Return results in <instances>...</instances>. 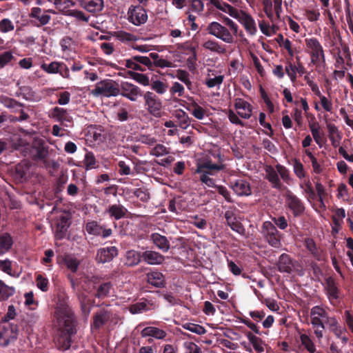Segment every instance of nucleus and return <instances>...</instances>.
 Returning a JSON list of instances; mask_svg holds the SVG:
<instances>
[{
    "label": "nucleus",
    "instance_id": "nucleus-1",
    "mask_svg": "<svg viewBox=\"0 0 353 353\" xmlns=\"http://www.w3.org/2000/svg\"><path fill=\"white\" fill-rule=\"evenodd\" d=\"M54 316L58 329L54 341L59 350L65 351L70 347L72 338L77 333V321L72 308L66 304L57 307Z\"/></svg>",
    "mask_w": 353,
    "mask_h": 353
},
{
    "label": "nucleus",
    "instance_id": "nucleus-2",
    "mask_svg": "<svg viewBox=\"0 0 353 353\" xmlns=\"http://www.w3.org/2000/svg\"><path fill=\"white\" fill-rule=\"evenodd\" d=\"M305 46L308 50L307 52L310 55L311 63L316 68L325 67V56L324 50L319 41L312 37L305 40Z\"/></svg>",
    "mask_w": 353,
    "mask_h": 353
},
{
    "label": "nucleus",
    "instance_id": "nucleus-3",
    "mask_svg": "<svg viewBox=\"0 0 353 353\" xmlns=\"http://www.w3.org/2000/svg\"><path fill=\"white\" fill-rule=\"evenodd\" d=\"M19 335V326L14 322L0 323V347H8L14 343Z\"/></svg>",
    "mask_w": 353,
    "mask_h": 353
},
{
    "label": "nucleus",
    "instance_id": "nucleus-4",
    "mask_svg": "<svg viewBox=\"0 0 353 353\" xmlns=\"http://www.w3.org/2000/svg\"><path fill=\"white\" fill-rule=\"evenodd\" d=\"M285 206L292 212L294 217H299L305 210L303 201L291 190H287L285 194Z\"/></svg>",
    "mask_w": 353,
    "mask_h": 353
},
{
    "label": "nucleus",
    "instance_id": "nucleus-5",
    "mask_svg": "<svg viewBox=\"0 0 353 353\" xmlns=\"http://www.w3.org/2000/svg\"><path fill=\"white\" fill-rule=\"evenodd\" d=\"M118 83L111 79H105L98 82L92 93L94 95H103L107 97H116L119 94Z\"/></svg>",
    "mask_w": 353,
    "mask_h": 353
},
{
    "label": "nucleus",
    "instance_id": "nucleus-6",
    "mask_svg": "<svg viewBox=\"0 0 353 353\" xmlns=\"http://www.w3.org/2000/svg\"><path fill=\"white\" fill-rule=\"evenodd\" d=\"M85 283H91L93 285V289L95 290L94 296L98 299H104L109 296L110 290L113 285L110 281L100 283V279L97 276L88 277L83 279Z\"/></svg>",
    "mask_w": 353,
    "mask_h": 353
},
{
    "label": "nucleus",
    "instance_id": "nucleus-7",
    "mask_svg": "<svg viewBox=\"0 0 353 353\" xmlns=\"http://www.w3.org/2000/svg\"><path fill=\"white\" fill-rule=\"evenodd\" d=\"M261 233L272 247L279 248L281 245L280 232L271 221H265L263 223Z\"/></svg>",
    "mask_w": 353,
    "mask_h": 353
},
{
    "label": "nucleus",
    "instance_id": "nucleus-8",
    "mask_svg": "<svg viewBox=\"0 0 353 353\" xmlns=\"http://www.w3.org/2000/svg\"><path fill=\"white\" fill-rule=\"evenodd\" d=\"M71 214L69 212L64 211L54 219L55 238L58 240L64 239L68 230L71 224Z\"/></svg>",
    "mask_w": 353,
    "mask_h": 353
},
{
    "label": "nucleus",
    "instance_id": "nucleus-9",
    "mask_svg": "<svg viewBox=\"0 0 353 353\" xmlns=\"http://www.w3.org/2000/svg\"><path fill=\"white\" fill-rule=\"evenodd\" d=\"M143 97L147 111L154 117H159L162 109L161 99L154 92L150 91L144 92Z\"/></svg>",
    "mask_w": 353,
    "mask_h": 353
},
{
    "label": "nucleus",
    "instance_id": "nucleus-10",
    "mask_svg": "<svg viewBox=\"0 0 353 353\" xmlns=\"http://www.w3.org/2000/svg\"><path fill=\"white\" fill-rule=\"evenodd\" d=\"M128 21L132 24L139 26L148 21L147 10L141 5H131L128 11Z\"/></svg>",
    "mask_w": 353,
    "mask_h": 353
},
{
    "label": "nucleus",
    "instance_id": "nucleus-11",
    "mask_svg": "<svg viewBox=\"0 0 353 353\" xmlns=\"http://www.w3.org/2000/svg\"><path fill=\"white\" fill-rule=\"evenodd\" d=\"M207 30L210 34L221 39L227 43H232L233 42V37L230 32L218 22H211L208 26Z\"/></svg>",
    "mask_w": 353,
    "mask_h": 353
},
{
    "label": "nucleus",
    "instance_id": "nucleus-12",
    "mask_svg": "<svg viewBox=\"0 0 353 353\" xmlns=\"http://www.w3.org/2000/svg\"><path fill=\"white\" fill-rule=\"evenodd\" d=\"M119 94L131 101H137L139 98L143 97L144 92L139 87L125 81L121 83Z\"/></svg>",
    "mask_w": 353,
    "mask_h": 353
},
{
    "label": "nucleus",
    "instance_id": "nucleus-13",
    "mask_svg": "<svg viewBox=\"0 0 353 353\" xmlns=\"http://www.w3.org/2000/svg\"><path fill=\"white\" fill-rule=\"evenodd\" d=\"M119 254V250L116 246H109L99 248L97 252L96 261L98 263H109Z\"/></svg>",
    "mask_w": 353,
    "mask_h": 353
},
{
    "label": "nucleus",
    "instance_id": "nucleus-14",
    "mask_svg": "<svg viewBox=\"0 0 353 353\" xmlns=\"http://www.w3.org/2000/svg\"><path fill=\"white\" fill-rule=\"evenodd\" d=\"M85 230L88 234L99 236L103 239L110 236L112 234L111 228H105L96 221L88 222L85 225Z\"/></svg>",
    "mask_w": 353,
    "mask_h": 353
},
{
    "label": "nucleus",
    "instance_id": "nucleus-15",
    "mask_svg": "<svg viewBox=\"0 0 353 353\" xmlns=\"http://www.w3.org/2000/svg\"><path fill=\"white\" fill-rule=\"evenodd\" d=\"M42 10L39 7H34L31 9L29 17L35 20L31 21V23L35 27H41L48 24L50 19V15L48 14H41Z\"/></svg>",
    "mask_w": 353,
    "mask_h": 353
},
{
    "label": "nucleus",
    "instance_id": "nucleus-16",
    "mask_svg": "<svg viewBox=\"0 0 353 353\" xmlns=\"http://www.w3.org/2000/svg\"><path fill=\"white\" fill-rule=\"evenodd\" d=\"M224 217L226 220L227 225L234 232L244 236L245 234V229L243 224L237 220L235 213L231 210H227L225 212Z\"/></svg>",
    "mask_w": 353,
    "mask_h": 353
},
{
    "label": "nucleus",
    "instance_id": "nucleus-17",
    "mask_svg": "<svg viewBox=\"0 0 353 353\" xmlns=\"http://www.w3.org/2000/svg\"><path fill=\"white\" fill-rule=\"evenodd\" d=\"M234 108L238 110V115L241 118L248 119L251 117L252 106L248 101L241 98H236L234 100Z\"/></svg>",
    "mask_w": 353,
    "mask_h": 353
},
{
    "label": "nucleus",
    "instance_id": "nucleus-18",
    "mask_svg": "<svg viewBox=\"0 0 353 353\" xmlns=\"http://www.w3.org/2000/svg\"><path fill=\"white\" fill-rule=\"evenodd\" d=\"M231 188L239 196H248L252 193L250 183L245 179H236L231 182Z\"/></svg>",
    "mask_w": 353,
    "mask_h": 353
},
{
    "label": "nucleus",
    "instance_id": "nucleus-19",
    "mask_svg": "<svg viewBox=\"0 0 353 353\" xmlns=\"http://www.w3.org/2000/svg\"><path fill=\"white\" fill-rule=\"evenodd\" d=\"M50 117L54 119V121L63 124L64 122L72 123V117L69 114L67 110L59 108L54 107L53 108L50 112Z\"/></svg>",
    "mask_w": 353,
    "mask_h": 353
},
{
    "label": "nucleus",
    "instance_id": "nucleus-20",
    "mask_svg": "<svg viewBox=\"0 0 353 353\" xmlns=\"http://www.w3.org/2000/svg\"><path fill=\"white\" fill-rule=\"evenodd\" d=\"M265 179L272 184V187L275 189L281 190L283 187L281 182L277 170L271 165L265 168Z\"/></svg>",
    "mask_w": 353,
    "mask_h": 353
},
{
    "label": "nucleus",
    "instance_id": "nucleus-21",
    "mask_svg": "<svg viewBox=\"0 0 353 353\" xmlns=\"http://www.w3.org/2000/svg\"><path fill=\"white\" fill-rule=\"evenodd\" d=\"M277 267L280 272L290 274L294 268L293 261L290 256L286 253L281 254L279 257Z\"/></svg>",
    "mask_w": 353,
    "mask_h": 353
},
{
    "label": "nucleus",
    "instance_id": "nucleus-22",
    "mask_svg": "<svg viewBox=\"0 0 353 353\" xmlns=\"http://www.w3.org/2000/svg\"><path fill=\"white\" fill-rule=\"evenodd\" d=\"M76 296L79 302L82 313L83 315L88 316L91 311L94 301L90 299L83 291L77 292Z\"/></svg>",
    "mask_w": 353,
    "mask_h": 353
},
{
    "label": "nucleus",
    "instance_id": "nucleus-23",
    "mask_svg": "<svg viewBox=\"0 0 353 353\" xmlns=\"http://www.w3.org/2000/svg\"><path fill=\"white\" fill-rule=\"evenodd\" d=\"M80 5L92 14L101 12L104 7L103 0H81Z\"/></svg>",
    "mask_w": 353,
    "mask_h": 353
},
{
    "label": "nucleus",
    "instance_id": "nucleus-24",
    "mask_svg": "<svg viewBox=\"0 0 353 353\" xmlns=\"http://www.w3.org/2000/svg\"><path fill=\"white\" fill-rule=\"evenodd\" d=\"M110 318V312L105 309L100 310L93 316L92 325L94 329L99 330L103 326Z\"/></svg>",
    "mask_w": 353,
    "mask_h": 353
},
{
    "label": "nucleus",
    "instance_id": "nucleus-25",
    "mask_svg": "<svg viewBox=\"0 0 353 353\" xmlns=\"http://www.w3.org/2000/svg\"><path fill=\"white\" fill-rule=\"evenodd\" d=\"M110 218L115 220H119L125 218L128 212V209L121 204H113L108 207L106 210Z\"/></svg>",
    "mask_w": 353,
    "mask_h": 353
},
{
    "label": "nucleus",
    "instance_id": "nucleus-26",
    "mask_svg": "<svg viewBox=\"0 0 353 353\" xmlns=\"http://www.w3.org/2000/svg\"><path fill=\"white\" fill-rule=\"evenodd\" d=\"M142 259L150 265H159L163 263L165 257L157 252L147 250L142 253Z\"/></svg>",
    "mask_w": 353,
    "mask_h": 353
},
{
    "label": "nucleus",
    "instance_id": "nucleus-27",
    "mask_svg": "<svg viewBox=\"0 0 353 353\" xmlns=\"http://www.w3.org/2000/svg\"><path fill=\"white\" fill-rule=\"evenodd\" d=\"M146 279L149 284L156 288H164L165 285L164 275L158 271H153L146 274Z\"/></svg>",
    "mask_w": 353,
    "mask_h": 353
},
{
    "label": "nucleus",
    "instance_id": "nucleus-28",
    "mask_svg": "<svg viewBox=\"0 0 353 353\" xmlns=\"http://www.w3.org/2000/svg\"><path fill=\"white\" fill-rule=\"evenodd\" d=\"M141 336L143 338L150 336L156 339H164L167 336V333L165 330L159 327L149 326L141 330Z\"/></svg>",
    "mask_w": 353,
    "mask_h": 353
},
{
    "label": "nucleus",
    "instance_id": "nucleus-29",
    "mask_svg": "<svg viewBox=\"0 0 353 353\" xmlns=\"http://www.w3.org/2000/svg\"><path fill=\"white\" fill-rule=\"evenodd\" d=\"M150 240L161 250L168 252L170 248V243L166 236L159 233H152L150 235Z\"/></svg>",
    "mask_w": 353,
    "mask_h": 353
},
{
    "label": "nucleus",
    "instance_id": "nucleus-30",
    "mask_svg": "<svg viewBox=\"0 0 353 353\" xmlns=\"http://www.w3.org/2000/svg\"><path fill=\"white\" fill-rule=\"evenodd\" d=\"M325 289L327 294L330 302L332 300H336L339 298V290L336 286L334 279L332 277H328L325 279Z\"/></svg>",
    "mask_w": 353,
    "mask_h": 353
},
{
    "label": "nucleus",
    "instance_id": "nucleus-31",
    "mask_svg": "<svg viewBox=\"0 0 353 353\" xmlns=\"http://www.w3.org/2000/svg\"><path fill=\"white\" fill-rule=\"evenodd\" d=\"M142 259V254L138 251L130 250L125 255V265L128 267L137 265Z\"/></svg>",
    "mask_w": 353,
    "mask_h": 353
},
{
    "label": "nucleus",
    "instance_id": "nucleus-32",
    "mask_svg": "<svg viewBox=\"0 0 353 353\" xmlns=\"http://www.w3.org/2000/svg\"><path fill=\"white\" fill-rule=\"evenodd\" d=\"M245 335L257 353H263L264 352L265 341L250 331L245 332Z\"/></svg>",
    "mask_w": 353,
    "mask_h": 353
},
{
    "label": "nucleus",
    "instance_id": "nucleus-33",
    "mask_svg": "<svg viewBox=\"0 0 353 353\" xmlns=\"http://www.w3.org/2000/svg\"><path fill=\"white\" fill-rule=\"evenodd\" d=\"M239 22L243 26L245 30L251 35L255 34L257 31L256 26L254 19L248 13L243 14Z\"/></svg>",
    "mask_w": 353,
    "mask_h": 353
},
{
    "label": "nucleus",
    "instance_id": "nucleus-34",
    "mask_svg": "<svg viewBox=\"0 0 353 353\" xmlns=\"http://www.w3.org/2000/svg\"><path fill=\"white\" fill-rule=\"evenodd\" d=\"M223 168L224 165L222 164L218 165L213 163L210 160H206L197 164L196 172H202L203 171H210L212 172L213 170L219 171Z\"/></svg>",
    "mask_w": 353,
    "mask_h": 353
},
{
    "label": "nucleus",
    "instance_id": "nucleus-35",
    "mask_svg": "<svg viewBox=\"0 0 353 353\" xmlns=\"http://www.w3.org/2000/svg\"><path fill=\"white\" fill-rule=\"evenodd\" d=\"M13 244V239L8 232L0 234V255L10 250Z\"/></svg>",
    "mask_w": 353,
    "mask_h": 353
},
{
    "label": "nucleus",
    "instance_id": "nucleus-36",
    "mask_svg": "<svg viewBox=\"0 0 353 353\" xmlns=\"http://www.w3.org/2000/svg\"><path fill=\"white\" fill-rule=\"evenodd\" d=\"M29 166L27 163H19L15 167V178L21 183H23L28 179Z\"/></svg>",
    "mask_w": 353,
    "mask_h": 353
},
{
    "label": "nucleus",
    "instance_id": "nucleus-37",
    "mask_svg": "<svg viewBox=\"0 0 353 353\" xmlns=\"http://www.w3.org/2000/svg\"><path fill=\"white\" fill-rule=\"evenodd\" d=\"M33 148L36 150L35 157L39 160H43L48 155V148L42 139L36 140L34 142Z\"/></svg>",
    "mask_w": 353,
    "mask_h": 353
},
{
    "label": "nucleus",
    "instance_id": "nucleus-38",
    "mask_svg": "<svg viewBox=\"0 0 353 353\" xmlns=\"http://www.w3.org/2000/svg\"><path fill=\"white\" fill-rule=\"evenodd\" d=\"M311 323L314 329V334L316 336L321 339L323 338V331L325 329L324 319L319 318V316H311Z\"/></svg>",
    "mask_w": 353,
    "mask_h": 353
},
{
    "label": "nucleus",
    "instance_id": "nucleus-39",
    "mask_svg": "<svg viewBox=\"0 0 353 353\" xmlns=\"http://www.w3.org/2000/svg\"><path fill=\"white\" fill-rule=\"evenodd\" d=\"M174 117L179 121V125L182 129H187L190 125V119L187 113L181 109L176 110L174 113Z\"/></svg>",
    "mask_w": 353,
    "mask_h": 353
},
{
    "label": "nucleus",
    "instance_id": "nucleus-40",
    "mask_svg": "<svg viewBox=\"0 0 353 353\" xmlns=\"http://www.w3.org/2000/svg\"><path fill=\"white\" fill-rule=\"evenodd\" d=\"M203 47L212 52H217L219 54H224L226 52L224 46L215 40H208L203 43Z\"/></svg>",
    "mask_w": 353,
    "mask_h": 353
},
{
    "label": "nucleus",
    "instance_id": "nucleus-41",
    "mask_svg": "<svg viewBox=\"0 0 353 353\" xmlns=\"http://www.w3.org/2000/svg\"><path fill=\"white\" fill-rule=\"evenodd\" d=\"M85 276L81 277L79 279H74L71 275L68 276V279L70 280V285L72 288V290L77 293L78 291H81L79 289V285H81V288L83 291L88 292L89 289L87 288L86 285L89 283H85L83 281V279Z\"/></svg>",
    "mask_w": 353,
    "mask_h": 353
},
{
    "label": "nucleus",
    "instance_id": "nucleus-42",
    "mask_svg": "<svg viewBox=\"0 0 353 353\" xmlns=\"http://www.w3.org/2000/svg\"><path fill=\"white\" fill-rule=\"evenodd\" d=\"M213 173L210 171H203L202 172H194L195 175H199V180L208 187L215 186V180L212 178H210L209 175H212Z\"/></svg>",
    "mask_w": 353,
    "mask_h": 353
},
{
    "label": "nucleus",
    "instance_id": "nucleus-43",
    "mask_svg": "<svg viewBox=\"0 0 353 353\" xmlns=\"http://www.w3.org/2000/svg\"><path fill=\"white\" fill-rule=\"evenodd\" d=\"M1 103L3 105L8 108H10L13 110V112H17L19 110V108H23L24 104L21 103L17 100L9 98V97H3L1 100Z\"/></svg>",
    "mask_w": 353,
    "mask_h": 353
},
{
    "label": "nucleus",
    "instance_id": "nucleus-44",
    "mask_svg": "<svg viewBox=\"0 0 353 353\" xmlns=\"http://www.w3.org/2000/svg\"><path fill=\"white\" fill-rule=\"evenodd\" d=\"M54 4L56 8L63 14L67 15L68 11H70V7L74 5L71 0H54Z\"/></svg>",
    "mask_w": 353,
    "mask_h": 353
},
{
    "label": "nucleus",
    "instance_id": "nucleus-45",
    "mask_svg": "<svg viewBox=\"0 0 353 353\" xmlns=\"http://www.w3.org/2000/svg\"><path fill=\"white\" fill-rule=\"evenodd\" d=\"M148 303L147 300L135 303L130 305L129 311L132 314H139L143 312L148 311L150 310V308L148 307Z\"/></svg>",
    "mask_w": 353,
    "mask_h": 353
},
{
    "label": "nucleus",
    "instance_id": "nucleus-46",
    "mask_svg": "<svg viewBox=\"0 0 353 353\" xmlns=\"http://www.w3.org/2000/svg\"><path fill=\"white\" fill-rule=\"evenodd\" d=\"M128 74L130 76V77H132L139 83L145 86L150 85V79L147 75L141 73L135 72L134 71H129Z\"/></svg>",
    "mask_w": 353,
    "mask_h": 353
},
{
    "label": "nucleus",
    "instance_id": "nucleus-47",
    "mask_svg": "<svg viewBox=\"0 0 353 353\" xmlns=\"http://www.w3.org/2000/svg\"><path fill=\"white\" fill-rule=\"evenodd\" d=\"M300 339L302 345L310 352L314 353L316 351L315 345L311 340L310 336L305 334H303L300 336Z\"/></svg>",
    "mask_w": 353,
    "mask_h": 353
},
{
    "label": "nucleus",
    "instance_id": "nucleus-48",
    "mask_svg": "<svg viewBox=\"0 0 353 353\" xmlns=\"http://www.w3.org/2000/svg\"><path fill=\"white\" fill-rule=\"evenodd\" d=\"M183 327L199 335H202L206 333L205 328L199 324L186 323L183 325Z\"/></svg>",
    "mask_w": 353,
    "mask_h": 353
},
{
    "label": "nucleus",
    "instance_id": "nucleus-49",
    "mask_svg": "<svg viewBox=\"0 0 353 353\" xmlns=\"http://www.w3.org/2000/svg\"><path fill=\"white\" fill-rule=\"evenodd\" d=\"M293 162V170L295 175L300 179L305 178L306 172L304 170L303 163L296 159H294Z\"/></svg>",
    "mask_w": 353,
    "mask_h": 353
},
{
    "label": "nucleus",
    "instance_id": "nucleus-50",
    "mask_svg": "<svg viewBox=\"0 0 353 353\" xmlns=\"http://www.w3.org/2000/svg\"><path fill=\"white\" fill-rule=\"evenodd\" d=\"M83 163L86 170H91L96 168L97 161L92 152H88L85 154Z\"/></svg>",
    "mask_w": 353,
    "mask_h": 353
},
{
    "label": "nucleus",
    "instance_id": "nucleus-51",
    "mask_svg": "<svg viewBox=\"0 0 353 353\" xmlns=\"http://www.w3.org/2000/svg\"><path fill=\"white\" fill-rule=\"evenodd\" d=\"M59 67H60V62H57V61H52L49 64L43 63L41 65V68L49 74L58 73Z\"/></svg>",
    "mask_w": 353,
    "mask_h": 353
},
{
    "label": "nucleus",
    "instance_id": "nucleus-52",
    "mask_svg": "<svg viewBox=\"0 0 353 353\" xmlns=\"http://www.w3.org/2000/svg\"><path fill=\"white\" fill-rule=\"evenodd\" d=\"M150 85H151L152 89L159 94H164L168 88V85L167 83L159 80L152 81Z\"/></svg>",
    "mask_w": 353,
    "mask_h": 353
},
{
    "label": "nucleus",
    "instance_id": "nucleus-53",
    "mask_svg": "<svg viewBox=\"0 0 353 353\" xmlns=\"http://www.w3.org/2000/svg\"><path fill=\"white\" fill-rule=\"evenodd\" d=\"M116 37L122 42L125 41H136L137 37L130 32L125 31H118L116 32Z\"/></svg>",
    "mask_w": 353,
    "mask_h": 353
},
{
    "label": "nucleus",
    "instance_id": "nucleus-54",
    "mask_svg": "<svg viewBox=\"0 0 353 353\" xmlns=\"http://www.w3.org/2000/svg\"><path fill=\"white\" fill-rule=\"evenodd\" d=\"M117 119L121 122H124L129 119H133V116L129 113L127 108L121 107L117 110Z\"/></svg>",
    "mask_w": 353,
    "mask_h": 353
},
{
    "label": "nucleus",
    "instance_id": "nucleus-55",
    "mask_svg": "<svg viewBox=\"0 0 353 353\" xmlns=\"http://www.w3.org/2000/svg\"><path fill=\"white\" fill-rule=\"evenodd\" d=\"M67 16L74 17L78 21L83 22H88L89 20L88 16H86L83 12L78 10H70L68 11Z\"/></svg>",
    "mask_w": 353,
    "mask_h": 353
},
{
    "label": "nucleus",
    "instance_id": "nucleus-56",
    "mask_svg": "<svg viewBox=\"0 0 353 353\" xmlns=\"http://www.w3.org/2000/svg\"><path fill=\"white\" fill-rule=\"evenodd\" d=\"M37 286L43 292L48 290V280L47 278L43 277L41 274L36 276Z\"/></svg>",
    "mask_w": 353,
    "mask_h": 353
},
{
    "label": "nucleus",
    "instance_id": "nucleus-57",
    "mask_svg": "<svg viewBox=\"0 0 353 353\" xmlns=\"http://www.w3.org/2000/svg\"><path fill=\"white\" fill-rule=\"evenodd\" d=\"M285 72L292 82L296 81V66L291 62H288L285 66Z\"/></svg>",
    "mask_w": 353,
    "mask_h": 353
},
{
    "label": "nucleus",
    "instance_id": "nucleus-58",
    "mask_svg": "<svg viewBox=\"0 0 353 353\" xmlns=\"http://www.w3.org/2000/svg\"><path fill=\"white\" fill-rule=\"evenodd\" d=\"M118 172L120 175H134V172L132 171L129 165H128L124 161H120L118 162Z\"/></svg>",
    "mask_w": 353,
    "mask_h": 353
},
{
    "label": "nucleus",
    "instance_id": "nucleus-59",
    "mask_svg": "<svg viewBox=\"0 0 353 353\" xmlns=\"http://www.w3.org/2000/svg\"><path fill=\"white\" fill-rule=\"evenodd\" d=\"M210 4L215 6L218 10L224 12H227V10H228L230 7L232 6L230 4L223 1L222 0H210L207 5L209 6Z\"/></svg>",
    "mask_w": 353,
    "mask_h": 353
},
{
    "label": "nucleus",
    "instance_id": "nucleus-60",
    "mask_svg": "<svg viewBox=\"0 0 353 353\" xmlns=\"http://www.w3.org/2000/svg\"><path fill=\"white\" fill-rule=\"evenodd\" d=\"M240 321L245 324L248 327H249L253 332L256 334L261 335V332L260 331V327L257 325L256 323H253L250 319L248 318H241Z\"/></svg>",
    "mask_w": 353,
    "mask_h": 353
},
{
    "label": "nucleus",
    "instance_id": "nucleus-61",
    "mask_svg": "<svg viewBox=\"0 0 353 353\" xmlns=\"http://www.w3.org/2000/svg\"><path fill=\"white\" fill-rule=\"evenodd\" d=\"M134 195L143 202H147L150 199V193L144 188H137L134 191Z\"/></svg>",
    "mask_w": 353,
    "mask_h": 353
},
{
    "label": "nucleus",
    "instance_id": "nucleus-62",
    "mask_svg": "<svg viewBox=\"0 0 353 353\" xmlns=\"http://www.w3.org/2000/svg\"><path fill=\"white\" fill-rule=\"evenodd\" d=\"M310 314L311 316H319L321 319H325L327 317L328 314L325 309L321 306L316 305L311 309Z\"/></svg>",
    "mask_w": 353,
    "mask_h": 353
},
{
    "label": "nucleus",
    "instance_id": "nucleus-63",
    "mask_svg": "<svg viewBox=\"0 0 353 353\" xmlns=\"http://www.w3.org/2000/svg\"><path fill=\"white\" fill-rule=\"evenodd\" d=\"M65 263L67 268L70 270L72 272H76L79 265L78 260L73 257H66L65 259Z\"/></svg>",
    "mask_w": 353,
    "mask_h": 353
},
{
    "label": "nucleus",
    "instance_id": "nucleus-64",
    "mask_svg": "<svg viewBox=\"0 0 353 353\" xmlns=\"http://www.w3.org/2000/svg\"><path fill=\"white\" fill-rule=\"evenodd\" d=\"M275 168L277 170L279 175L281 176L284 181L288 182L290 179V172L284 165L277 164Z\"/></svg>",
    "mask_w": 353,
    "mask_h": 353
}]
</instances>
